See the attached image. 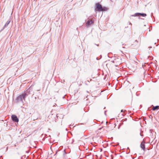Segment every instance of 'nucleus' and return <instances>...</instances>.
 Instances as JSON below:
<instances>
[{
  "label": "nucleus",
  "instance_id": "6",
  "mask_svg": "<svg viewBox=\"0 0 159 159\" xmlns=\"http://www.w3.org/2000/svg\"><path fill=\"white\" fill-rule=\"evenodd\" d=\"M136 16H137V15H140L143 17H145L146 16V14L144 13H136L135 14Z\"/></svg>",
  "mask_w": 159,
  "mask_h": 159
},
{
  "label": "nucleus",
  "instance_id": "10",
  "mask_svg": "<svg viewBox=\"0 0 159 159\" xmlns=\"http://www.w3.org/2000/svg\"><path fill=\"white\" fill-rule=\"evenodd\" d=\"M158 112L159 113V112Z\"/></svg>",
  "mask_w": 159,
  "mask_h": 159
},
{
  "label": "nucleus",
  "instance_id": "1",
  "mask_svg": "<svg viewBox=\"0 0 159 159\" xmlns=\"http://www.w3.org/2000/svg\"><path fill=\"white\" fill-rule=\"evenodd\" d=\"M96 9L95 11H104V8H103L102 5L99 3H97L96 4Z\"/></svg>",
  "mask_w": 159,
  "mask_h": 159
},
{
  "label": "nucleus",
  "instance_id": "8",
  "mask_svg": "<svg viewBox=\"0 0 159 159\" xmlns=\"http://www.w3.org/2000/svg\"><path fill=\"white\" fill-rule=\"evenodd\" d=\"M116 62V60L115 59L114 61V62Z\"/></svg>",
  "mask_w": 159,
  "mask_h": 159
},
{
  "label": "nucleus",
  "instance_id": "9",
  "mask_svg": "<svg viewBox=\"0 0 159 159\" xmlns=\"http://www.w3.org/2000/svg\"><path fill=\"white\" fill-rule=\"evenodd\" d=\"M124 111H124L123 110H121V112H124Z\"/></svg>",
  "mask_w": 159,
  "mask_h": 159
},
{
  "label": "nucleus",
  "instance_id": "7",
  "mask_svg": "<svg viewBox=\"0 0 159 159\" xmlns=\"http://www.w3.org/2000/svg\"><path fill=\"white\" fill-rule=\"evenodd\" d=\"M159 109V106H156L155 107H154L152 108V110H158Z\"/></svg>",
  "mask_w": 159,
  "mask_h": 159
},
{
  "label": "nucleus",
  "instance_id": "2",
  "mask_svg": "<svg viewBox=\"0 0 159 159\" xmlns=\"http://www.w3.org/2000/svg\"><path fill=\"white\" fill-rule=\"evenodd\" d=\"M11 119L13 121L15 122H18L19 121L18 119L15 115H12L11 116Z\"/></svg>",
  "mask_w": 159,
  "mask_h": 159
},
{
  "label": "nucleus",
  "instance_id": "5",
  "mask_svg": "<svg viewBox=\"0 0 159 159\" xmlns=\"http://www.w3.org/2000/svg\"><path fill=\"white\" fill-rule=\"evenodd\" d=\"M140 147L141 148L143 149V150H144L145 149V145H144V142L143 141H142L141 143L140 144Z\"/></svg>",
  "mask_w": 159,
  "mask_h": 159
},
{
  "label": "nucleus",
  "instance_id": "3",
  "mask_svg": "<svg viewBox=\"0 0 159 159\" xmlns=\"http://www.w3.org/2000/svg\"><path fill=\"white\" fill-rule=\"evenodd\" d=\"M93 22L91 20L89 19L88 21L86 22V25L88 26L90 25L93 24Z\"/></svg>",
  "mask_w": 159,
  "mask_h": 159
},
{
  "label": "nucleus",
  "instance_id": "4",
  "mask_svg": "<svg viewBox=\"0 0 159 159\" xmlns=\"http://www.w3.org/2000/svg\"><path fill=\"white\" fill-rule=\"evenodd\" d=\"M26 93L23 94L21 95H20L19 97L20 98V99L22 100L23 99L25 100V97L26 96Z\"/></svg>",
  "mask_w": 159,
  "mask_h": 159
}]
</instances>
